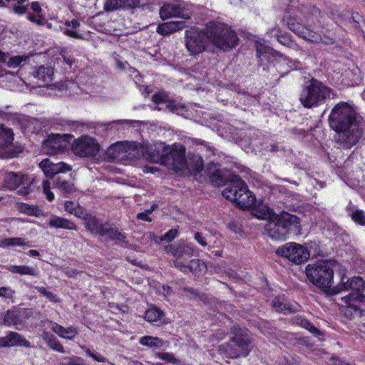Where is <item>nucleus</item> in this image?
Returning a JSON list of instances; mask_svg holds the SVG:
<instances>
[{
	"instance_id": "nucleus-1",
	"label": "nucleus",
	"mask_w": 365,
	"mask_h": 365,
	"mask_svg": "<svg viewBox=\"0 0 365 365\" xmlns=\"http://www.w3.org/2000/svg\"><path fill=\"white\" fill-rule=\"evenodd\" d=\"M330 128L336 134V143L341 148L349 149L355 145L364 133V122L361 117L345 102L337 103L329 116Z\"/></svg>"
},
{
	"instance_id": "nucleus-2",
	"label": "nucleus",
	"mask_w": 365,
	"mask_h": 365,
	"mask_svg": "<svg viewBox=\"0 0 365 365\" xmlns=\"http://www.w3.org/2000/svg\"><path fill=\"white\" fill-rule=\"evenodd\" d=\"M255 216L259 219L267 220L264 227L265 232L275 240H286L291 227H297L299 225V219L296 215L287 212L276 214L272 209L267 206L257 209Z\"/></svg>"
},
{
	"instance_id": "nucleus-3",
	"label": "nucleus",
	"mask_w": 365,
	"mask_h": 365,
	"mask_svg": "<svg viewBox=\"0 0 365 365\" xmlns=\"http://www.w3.org/2000/svg\"><path fill=\"white\" fill-rule=\"evenodd\" d=\"M146 158L175 170H182L187 165L185 148L180 144L165 145L163 143H158L148 150Z\"/></svg>"
},
{
	"instance_id": "nucleus-4",
	"label": "nucleus",
	"mask_w": 365,
	"mask_h": 365,
	"mask_svg": "<svg viewBox=\"0 0 365 365\" xmlns=\"http://www.w3.org/2000/svg\"><path fill=\"white\" fill-rule=\"evenodd\" d=\"M230 333L232 336L230 340L220 346V353L230 359L248 356L253 348L250 331L245 328L233 326Z\"/></svg>"
},
{
	"instance_id": "nucleus-5",
	"label": "nucleus",
	"mask_w": 365,
	"mask_h": 365,
	"mask_svg": "<svg viewBox=\"0 0 365 365\" xmlns=\"http://www.w3.org/2000/svg\"><path fill=\"white\" fill-rule=\"evenodd\" d=\"M206 34L210 45L225 51L238 44L237 34L227 24H206Z\"/></svg>"
},
{
	"instance_id": "nucleus-6",
	"label": "nucleus",
	"mask_w": 365,
	"mask_h": 365,
	"mask_svg": "<svg viewBox=\"0 0 365 365\" xmlns=\"http://www.w3.org/2000/svg\"><path fill=\"white\" fill-rule=\"evenodd\" d=\"M331 89L322 82L312 78L309 84L303 86L299 93V101L307 108H312L323 104L330 97Z\"/></svg>"
},
{
	"instance_id": "nucleus-7",
	"label": "nucleus",
	"mask_w": 365,
	"mask_h": 365,
	"mask_svg": "<svg viewBox=\"0 0 365 365\" xmlns=\"http://www.w3.org/2000/svg\"><path fill=\"white\" fill-rule=\"evenodd\" d=\"M306 275L310 282L322 289L332 285L334 271L330 264L327 262L308 264L306 267Z\"/></svg>"
},
{
	"instance_id": "nucleus-8",
	"label": "nucleus",
	"mask_w": 365,
	"mask_h": 365,
	"mask_svg": "<svg viewBox=\"0 0 365 365\" xmlns=\"http://www.w3.org/2000/svg\"><path fill=\"white\" fill-rule=\"evenodd\" d=\"M142 148L138 143L132 142L117 143L110 145L106 152L108 160L123 158H139L142 155Z\"/></svg>"
},
{
	"instance_id": "nucleus-9",
	"label": "nucleus",
	"mask_w": 365,
	"mask_h": 365,
	"mask_svg": "<svg viewBox=\"0 0 365 365\" xmlns=\"http://www.w3.org/2000/svg\"><path fill=\"white\" fill-rule=\"evenodd\" d=\"M210 45L206 34V27L200 29L192 26L185 34V46L188 51L194 55L202 53Z\"/></svg>"
},
{
	"instance_id": "nucleus-10",
	"label": "nucleus",
	"mask_w": 365,
	"mask_h": 365,
	"mask_svg": "<svg viewBox=\"0 0 365 365\" xmlns=\"http://www.w3.org/2000/svg\"><path fill=\"white\" fill-rule=\"evenodd\" d=\"M165 250L173 256L175 258L173 264L175 267L180 270L186 269V263L193 256L194 252L193 247L183 242L169 245L165 247Z\"/></svg>"
},
{
	"instance_id": "nucleus-11",
	"label": "nucleus",
	"mask_w": 365,
	"mask_h": 365,
	"mask_svg": "<svg viewBox=\"0 0 365 365\" xmlns=\"http://www.w3.org/2000/svg\"><path fill=\"white\" fill-rule=\"evenodd\" d=\"M276 253L297 264L304 262L309 257V252L302 245L295 242L286 243L278 247Z\"/></svg>"
},
{
	"instance_id": "nucleus-12",
	"label": "nucleus",
	"mask_w": 365,
	"mask_h": 365,
	"mask_svg": "<svg viewBox=\"0 0 365 365\" xmlns=\"http://www.w3.org/2000/svg\"><path fill=\"white\" fill-rule=\"evenodd\" d=\"M100 150L99 144L92 138L83 136L74 140L72 150L75 155L83 158H93Z\"/></svg>"
},
{
	"instance_id": "nucleus-13",
	"label": "nucleus",
	"mask_w": 365,
	"mask_h": 365,
	"mask_svg": "<svg viewBox=\"0 0 365 365\" xmlns=\"http://www.w3.org/2000/svg\"><path fill=\"white\" fill-rule=\"evenodd\" d=\"M4 187L9 190H15L20 185L22 187L18 190V194L21 195H27L29 194V188L26 186L30 182L27 175L21 173L10 172L6 173L4 176Z\"/></svg>"
},
{
	"instance_id": "nucleus-14",
	"label": "nucleus",
	"mask_w": 365,
	"mask_h": 365,
	"mask_svg": "<svg viewBox=\"0 0 365 365\" xmlns=\"http://www.w3.org/2000/svg\"><path fill=\"white\" fill-rule=\"evenodd\" d=\"M159 14L162 20L165 21L171 18L188 19L189 14L179 1L164 3L160 10Z\"/></svg>"
},
{
	"instance_id": "nucleus-15",
	"label": "nucleus",
	"mask_w": 365,
	"mask_h": 365,
	"mask_svg": "<svg viewBox=\"0 0 365 365\" xmlns=\"http://www.w3.org/2000/svg\"><path fill=\"white\" fill-rule=\"evenodd\" d=\"M341 289L351 291L344 297L346 302L350 303L363 295L362 292L365 289V282L361 277H354L346 282H343Z\"/></svg>"
},
{
	"instance_id": "nucleus-16",
	"label": "nucleus",
	"mask_w": 365,
	"mask_h": 365,
	"mask_svg": "<svg viewBox=\"0 0 365 365\" xmlns=\"http://www.w3.org/2000/svg\"><path fill=\"white\" fill-rule=\"evenodd\" d=\"M68 135H51L43 143V150L48 155H55L63 151L68 144Z\"/></svg>"
},
{
	"instance_id": "nucleus-17",
	"label": "nucleus",
	"mask_w": 365,
	"mask_h": 365,
	"mask_svg": "<svg viewBox=\"0 0 365 365\" xmlns=\"http://www.w3.org/2000/svg\"><path fill=\"white\" fill-rule=\"evenodd\" d=\"M39 168L47 178H53L56 175L71 171V165L63 162L53 163L48 158L43 160L39 163Z\"/></svg>"
},
{
	"instance_id": "nucleus-18",
	"label": "nucleus",
	"mask_w": 365,
	"mask_h": 365,
	"mask_svg": "<svg viewBox=\"0 0 365 365\" xmlns=\"http://www.w3.org/2000/svg\"><path fill=\"white\" fill-rule=\"evenodd\" d=\"M24 346L31 347V343L20 334L15 331H9L4 336L0 337V347Z\"/></svg>"
},
{
	"instance_id": "nucleus-19",
	"label": "nucleus",
	"mask_w": 365,
	"mask_h": 365,
	"mask_svg": "<svg viewBox=\"0 0 365 365\" xmlns=\"http://www.w3.org/2000/svg\"><path fill=\"white\" fill-rule=\"evenodd\" d=\"M245 185V182L237 175H234L227 185L226 188L222 191V195L227 200L235 202L237 196L240 194V190H242Z\"/></svg>"
},
{
	"instance_id": "nucleus-20",
	"label": "nucleus",
	"mask_w": 365,
	"mask_h": 365,
	"mask_svg": "<svg viewBox=\"0 0 365 365\" xmlns=\"http://www.w3.org/2000/svg\"><path fill=\"white\" fill-rule=\"evenodd\" d=\"M205 172L209 178L211 183L216 187L221 186L225 183L227 178L223 172L217 168L214 163L208 164Z\"/></svg>"
},
{
	"instance_id": "nucleus-21",
	"label": "nucleus",
	"mask_w": 365,
	"mask_h": 365,
	"mask_svg": "<svg viewBox=\"0 0 365 365\" xmlns=\"http://www.w3.org/2000/svg\"><path fill=\"white\" fill-rule=\"evenodd\" d=\"M108 222H103L96 216L90 215L86 217L85 227L92 234L104 236V230Z\"/></svg>"
},
{
	"instance_id": "nucleus-22",
	"label": "nucleus",
	"mask_w": 365,
	"mask_h": 365,
	"mask_svg": "<svg viewBox=\"0 0 365 365\" xmlns=\"http://www.w3.org/2000/svg\"><path fill=\"white\" fill-rule=\"evenodd\" d=\"M255 201V197L252 193L248 190L246 184L245 183L242 190H240V194L235 201L237 206L242 209L247 210L252 206Z\"/></svg>"
},
{
	"instance_id": "nucleus-23",
	"label": "nucleus",
	"mask_w": 365,
	"mask_h": 365,
	"mask_svg": "<svg viewBox=\"0 0 365 365\" xmlns=\"http://www.w3.org/2000/svg\"><path fill=\"white\" fill-rule=\"evenodd\" d=\"M14 133L11 129L0 125V155L9 149L13 143Z\"/></svg>"
},
{
	"instance_id": "nucleus-24",
	"label": "nucleus",
	"mask_w": 365,
	"mask_h": 365,
	"mask_svg": "<svg viewBox=\"0 0 365 365\" xmlns=\"http://www.w3.org/2000/svg\"><path fill=\"white\" fill-rule=\"evenodd\" d=\"M255 48L258 63L262 65L265 61L269 62L274 58V51L269 46H266L260 41L255 42Z\"/></svg>"
},
{
	"instance_id": "nucleus-25",
	"label": "nucleus",
	"mask_w": 365,
	"mask_h": 365,
	"mask_svg": "<svg viewBox=\"0 0 365 365\" xmlns=\"http://www.w3.org/2000/svg\"><path fill=\"white\" fill-rule=\"evenodd\" d=\"M33 75L40 82L48 85L53 81L54 75L53 68L52 67L40 66L36 68L35 71L33 72Z\"/></svg>"
},
{
	"instance_id": "nucleus-26",
	"label": "nucleus",
	"mask_w": 365,
	"mask_h": 365,
	"mask_svg": "<svg viewBox=\"0 0 365 365\" xmlns=\"http://www.w3.org/2000/svg\"><path fill=\"white\" fill-rule=\"evenodd\" d=\"M289 29L299 37L312 41L315 33L311 30L312 24H288Z\"/></svg>"
},
{
	"instance_id": "nucleus-27",
	"label": "nucleus",
	"mask_w": 365,
	"mask_h": 365,
	"mask_svg": "<svg viewBox=\"0 0 365 365\" xmlns=\"http://www.w3.org/2000/svg\"><path fill=\"white\" fill-rule=\"evenodd\" d=\"M152 101L155 104L165 103V108L173 113L178 112L180 108L184 109L183 106L175 104L174 101H170L168 96L165 93H155L152 96Z\"/></svg>"
},
{
	"instance_id": "nucleus-28",
	"label": "nucleus",
	"mask_w": 365,
	"mask_h": 365,
	"mask_svg": "<svg viewBox=\"0 0 365 365\" xmlns=\"http://www.w3.org/2000/svg\"><path fill=\"white\" fill-rule=\"evenodd\" d=\"M272 306L276 311L287 314L294 312L297 310V305H292L287 303L284 299L275 297L271 302Z\"/></svg>"
},
{
	"instance_id": "nucleus-29",
	"label": "nucleus",
	"mask_w": 365,
	"mask_h": 365,
	"mask_svg": "<svg viewBox=\"0 0 365 365\" xmlns=\"http://www.w3.org/2000/svg\"><path fill=\"white\" fill-rule=\"evenodd\" d=\"M48 225L55 228H63L73 230H77V226L73 222L58 216L51 217L48 220Z\"/></svg>"
},
{
	"instance_id": "nucleus-30",
	"label": "nucleus",
	"mask_w": 365,
	"mask_h": 365,
	"mask_svg": "<svg viewBox=\"0 0 365 365\" xmlns=\"http://www.w3.org/2000/svg\"><path fill=\"white\" fill-rule=\"evenodd\" d=\"M53 187L58 189L62 194H70L76 190L73 183L61 177H58L53 181Z\"/></svg>"
},
{
	"instance_id": "nucleus-31",
	"label": "nucleus",
	"mask_w": 365,
	"mask_h": 365,
	"mask_svg": "<svg viewBox=\"0 0 365 365\" xmlns=\"http://www.w3.org/2000/svg\"><path fill=\"white\" fill-rule=\"evenodd\" d=\"M206 269V265L204 262L200 259H191L189 262L186 263V269L180 270L182 272H191L195 274H200Z\"/></svg>"
},
{
	"instance_id": "nucleus-32",
	"label": "nucleus",
	"mask_w": 365,
	"mask_h": 365,
	"mask_svg": "<svg viewBox=\"0 0 365 365\" xmlns=\"http://www.w3.org/2000/svg\"><path fill=\"white\" fill-rule=\"evenodd\" d=\"M7 269L11 273H17L23 275H31L36 277L39 274V272L36 268L27 265H10Z\"/></svg>"
},
{
	"instance_id": "nucleus-33",
	"label": "nucleus",
	"mask_w": 365,
	"mask_h": 365,
	"mask_svg": "<svg viewBox=\"0 0 365 365\" xmlns=\"http://www.w3.org/2000/svg\"><path fill=\"white\" fill-rule=\"evenodd\" d=\"M293 322L295 324L307 329L314 336H319L322 334L321 331L318 328H317L310 322L302 316H296L293 319Z\"/></svg>"
},
{
	"instance_id": "nucleus-34",
	"label": "nucleus",
	"mask_w": 365,
	"mask_h": 365,
	"mask_svg": "<svg viewBox=\"0 0 365 365\" xmlns=\"http://www.w3.org/2000/svg\"><path fill=\"white\" fill-rule=\"evenodd\" d=\"M188 169L190 172H192L195 175L200 173L203 171V163L201 157L198 155H194L192 158L187 161V165L185 169Z\"/></svg>"
},
{
	"instance_id": "nucleus-35",
	"label": "nucleus",
	"mask_w": 365,
	"mask_h": 365,
	"mask_svg": "<svg viewBox=\"0 0 365 365\" xmlns=\"http://www.w3.org/2000/svg\"><path fill=\"white\" fill-rule=\"evenodd\" d=\"M104 235H108L111 240L124 242L125 240V234L119 232L116 228L112 227L108 222L104 230Z\"/></svg>"
},
{
	"instance_id": "nucleus-36",
	"label": "nucleus",
	"mask_w": 365,
	"mask_h": 365,
	"mask_svg": "<svg viewBox=\"0 0 365 365\" xmlns=\"http://www.w3.org/2000/svg\"><path fill=\"white\" fill-rule=\"evenodd\" d=\"M182 29L183 26L180 24H158L157 32L163 36H167Z\"/></svg>"
},
{
	"instance_id": "nucleus-37",
	"label": "nucleus",
	"mask_w": 365,
	"mask_h": 365,
	"mask_svg": "<svg viewBox=\"0 0 365 365\" xmlns=\"http://www.w3.org/2000/svg\"><path fill=\"white\" fill-rule=\"evenodd\" d=\"M163 312L158 308L154 307L145 312V319L150 322H157L161 319Z\"/></svg>"
},
{
	"instance_id": "nucleus-38",
	"label": "nucleus",
	"mask_w": 365,
	"mask_h": 365,
	"mask_svg": "<svg viewBox=\"0 0 365 365\" xmlns=\"http://www.w3.org/2000/svg\"><path fill=\"white\" fill-rule=\"evenodd\" d=\"M43 340L47 343L48 346L51 349H52L55 351H57L58 352H61V353L65 352L63 346L61 345L60 341L58 340V339L55 336H53V335L49 336L48 334H46L43 336Z\"/></svg>"
},
{
	"instance_id": "nucleus-39",
	"label": "nucleus",
	"mask_w": 365,
	"mask_h": 365,
	"mask_svg": "<svg viewBox=\"0 0 365 365\" xmlns=\"http://www.w3.org/2000/svg\"><path fill=\"white\" fill-rule=\"evenodd\" d=\"M68 26H71L70 29H66L64 30V34L70 37L76 38H81L83 39L86 37V34L90 33V31H88L84 33H80V30L78 29L80 24H68Z\"/></svg>"
},
{
	"instance_id": "nucleus-40",
	"label": "nucleus",
	"mask_w": 365,
	"mask_h": 365,
	"mask_svg": "<svg viewBox=\"0 0 365 365\" xmlns=\"http://www.w3.org/2000/svg\"><path fill=\"white\" fill-rule=\"evenodd\" d=\"M27 58V56H9L8 55L6 61L7 66L9 68H15L21 65V63L26 61Z\"/></svg>"
},
{
	"instance_id": "nucleus-41",
	"label": "nucleus",
	"mask_w": 365,
	"mask_h": 365,
	"mask_svg": "<svg viewBox=\"0 0 365 365\" xmlns=\"http://www.w3.org/2000/svg\"><path fill=\"white\" fill-rule=\"evenodd\" d=\"M3 243L6 246L28 245V242L26 239L21 237L6 238L3 241Z\"/></svg>"
},
{
	"instance_id": "nucleus-42",
	"label": "nucleus",
	"mask_w": 365,
	"mask_h": 365,
	"mask_svg": "<svg viewBox=\"0 0 365 365\" xmlns=\"http://www.w3.org/2000/svg\"><path fill=\"white\" fill-rule=\"evenodd\" d=\"M35 289L40 294H43L45 297H46V299H48L50 302H58V299L56 297V295L53 294L51 292H49L48 290H47L46 288H45L43 287H36Z\"/></svg>"
},
{
	"instance_id": "nucleus-43",
	"label": "nucleus",
	"mask_w": 365,
	"mask_h": 365,
	"mask_svg": "<svg viewBox=\"0 0 365 365\" xmlns=\"http://www.w3.org/2000/svg\"><path fill=\"white\" fill-rule=\"evenodd\" d=\"M19 320V316L16 312L11 310L7 311L4 317V322L6 324H16Z\"/></svg>"
},
{
	"instance_id": "nucleus-44",
	"label": "nucleus",
	"mask_w": 365,
	"mask_h": 365,
	"mask_svg": "<svg viewBox=\"0 0 365 365\" xmlns=\"http://www.w3.org/2000/svg\"><path fill=\"white\" fill-rule=\"evenodd\" d=\"M15 294V290L12 289L10 287H0V297L13 301Z\"/></svg>"
},
{
	"instance_id": "nucleus-45",
	"label": "nucleus",
	"mask_w": 365,
	"mask_h": 365,
	"mask_svg": "<svg viewBox=\"0 0 365 365\" xmlns=\"http://www.w3.org/2000/svg\"><path fill=\"white\" fill-rule=\"evenodd\" d=\"M351 219L360 225H365V213L362 210H356L353 212Z\"/></svg>"
},
{
	"instance_id": "nucleus-46",
	"label": "nucleus",
	"mask_w": 365,
	"mask_h": 365,
	"mask_svg": "<svg viewBox=\"0 0 365 365\" xmlns=\"http://www.w3.org/2000/svg\"><path fill=\"white\" fill-rule=\"evenodd\" d=\"M42 189H43V192L45 194L47 200L49 201H52L54 199V195L51 191L50 182L46 180H43Z\"/></svg>"
},
{
	"instance_id": "nucleus-47",
	"label": "nucleus",
	"mask_w": 365,
	"mask_h": 365,
	"mask_svg": "<svg viewBox=\"0 0 365 365\" xmlns=\"http://www.w3.org/2000/svg\"><path fill=\"white\" fill-rule=\"evenodd\" d=\"M121 7V0H106L104 9L106 11H113Z\"/></svg>"
},
{
	"instance_id": "nucleus-48",
	"label": "nucleus",
	"mask_w": 365,
	"mask_h": 365,
	"mask_svg": "<svg viewBox=\"0 0 365 365\" xmlns=\"http://www.w3.org/2000/svg\"><path fill=\"white\" fill-rule=\"evenodd\" d=\"M157 341H158V338L150 336H143L140 339V343L142 345L148 346L150 347L157 346Z\"/></svg>"
},
{
	"instance_id": "nucleus-49",
	"label": "nucleus",
	"mask_w": 365,
	"mask_h": 365,
	"mask_svg": "<svg viewBox=\"0 0 365 365\" xmlns=\"http://www.w3.org/2000/svg\"><path fill=\"white\" fill-rule=\"evenodd\" d=\"M63 62L68 64L70 67L75 61V58L71 54V52L66 49H62L60 53Z\"/></svg>"
},
{
	"instance_id": "nucleus-50",
	"label": "nucleus",
	"mask_w": 365,
	"mask_h": 365,
	"mask_svg": "<svg viewBox=\"0 0 365 365\" xmlns=\"http://www.w3.org/2000/svg\"><path fill=\"white\" fill-rule=\"evenodd\" d=\"M178 233V231L177 229H171L168 232H167L165 235L161 236L160 240L171 242L177 237Z\"/></svg>"
},
{
	"instance_id": "nucleus-51",
	"label": "nucleus",
	"mask_w": 365,
	"mask_h": 365,
	"mask_svg": "<svg viewBox=\"0 0 365 365\" xmlns=\"http://www.w3.org/2000/svg\"><path fill=\"white\" fill-rule=\"evenodd\" d=\"M158 358L171 364H177L178 361L170 353L162 352L158 354Z\"/></svg>"
},
{
	"instance_id": "nucleus-52",
	"label": "nucleus",
	"mask_w": 365,
	"mask_h": 365,
	"mask_svg": "<svg viewBox=\"0 0 365 365\" xmlns=\"http://www.w3.org/2000/svg\"><path fill=\"white\" fill-rule=\"evenodd\" d=\"M140 5V0H121V7L123 9H133Z\"/></svg>"
},
{
	"instance_id": "nucleus-53",
	"label": "nucleus",
	"mask_w": 365,
	"mask_h": 365,
	"mask_svg": "<svg viewBox=\"0 0 365 365\" xmlns=\"http://www.w3.org/2000/svg\"><path fill=\"white\" fill-rule=\"evenodd\" d=\"M52 330L56 334H57L59 336H61L62 338L72 339V336H66V335L63 334L65 328L61 325L54 323V324L53 325V327H52Z\"/></svg>"
},
{
	"instance_id": "nucleus-54",
	"label": "nucleus",
	"mask_w": 365,
	"mask_h": 365,
	"mask_svg": "<svg viewBox=\"0 0 365 365\" xmlns=\"http://www.w3.org/2000/svg\"><path fill=\"white\" fill-rule=\"evenodd\" d=\"M22 209L24 212L29 215H38V209L35 206H31L27 204H24L22 205Z\"/></svg>"
},
{
	"instance_id": "nucleus-55",
	"label": "nucleus",
	"mask_w": 365,
	"mask_h": 365,
	"mask_svg": "<svg viewBox=\"0 0 365 365\" xmlns=\"http://www.w3.org/2000/svg\"><path fill=\"white\" fill-rule=\"evenodd\" d=\"M73 215L78 218H81L83 221H86V217L90 216L91 214L86 212L81 207H78L73 212Z\"/></svg>"
},
{
	"instance_id": "nucleus-56",
	"label": "nucleus",
	"mask_w": 365,
	"mask_h": 365,
	"mask_svg": "<svg viewBox=\"0 0 365 365\" xmlns=\"http://www.w3.org/2000/svg\"><path fill=\"white\" fill-rule=\"evenodd\" d=\"M195 240L202 246H207V242L202 233L197 232L194 235Z\"/></svg>"
},
{
	"instance_id": "nucleus-57",
	"label": "nucleus",
	"mask_w": 365,
	"mask_h": 365,
	"mask_svg": "<svg viewBox=\"0 0 365 365\" xmlns=\"http://www.w3.org/2000/svg\"><path fill=\"white\" fill-rule=\"evenodd\" d=\"M150 211L145 210L144 212H140L137 215V219L144 220L146 222H151L152 219L149 217Z\"/></svg>"
},
{
	"instance_id": "nucleus-58",
	"label": "nucleus",
	"mask_w": 365,
	"mask_h": 365,
	"mask_svg": "<svg viewBox=\"0 0 365 365\" xmlns=\"http://www.w3.org/2000/svg\"><path fill=\"white\" fill-rule=\"evenodd\" d=\"M294 9H292L287 10L283 16L282 21L284 22L287 21V23H289V21H296V19L292 16V14L294 13Z\"/></svg>"
},
{
	"instance_id": "nucleus-59",
	"label": "nucleus",
	"mask_w": 365,
	"mask_h": 365,
	"mask_svg": "<svg viewBox=\"0 0 365 365\" xmlns=\"http://www.w3.org/2000/svg\"><path fill=\"white\" fill-rule=\"evenodd\" d=\"M76 209V207L74 204L73 202L72 201H67L66 203H65V210L70 212L71 214H73V212H74V210Z\"/></svg>"
},
{
	"instance_id": "nucleus-60",
	"label": "nucleus",
	"mask_w": 365,
	"mask_h": 365,
	"mask_svg": "<svg viewBox=\"0 0 365 365\" xmlns=\"http://www.w3.org/2000/svg\"><path fill=\"white\" fill-rule=\"evenodd\" d=\"M77 330L73 327H70L68 328H65V331H63V334L69 336H72V338L77 334Z\"/></svg>"
},
{
	"instance_id": "nucleus-61",
	"label": "nucleus",
	"mask_w": 365,
	"mask_h": 365,
	"mask_svg": "<svg viewBox=\"0 0 365 365\" xmlns=\"http://www.w3.org/2000/svg\"><path fill=\"white\" fill-rule=\"evenodd\" d=\"M27 7L25 6H14V11L16 14H24L26 12Z\"/></svg>"
},
{
	"instance_id": "nucleus-62",
	"label": "nucleus",
	"mask_w": 365,
	"mask_h": 365,
	"mask_svg": "<svg viewBox=\"0 0 365 365\" xmlns=\"http://www.w3.org/2000/svg\"><path fill=\"white\" fill-rule=\"evenodd\" d=\"M143 171L145 173H155V172L159 171L158 168L155 166H145L143 168Z\"/></svg>"
},
{
	"instance_id": "nucleus-63",
	"label": "nucleus",
	"mask_w": 365,
	"mask_h": 365,
	"mask_svg": "<svg viewBox=\"0 0 365 365\" xmlns=\"http://www.w3.org/2000/svg\"><path fill=\"white\" fill-rule=\"evenodd\" d=\"M31 6L32 10L36 14H38L41 11V8L37 1L32 2Z\"/></svg>"
},
{
	"instance_id": "nucleus-64",
	"label": "nucleus",
	"mask_w": 365,
	"mask_h": 365,
	"mask_svg": "<svg viewBox=\"0 0 365 365\" xmlns=\"http://www.w3.org/2000/svg\"><path fill=\"white\" fill-rule=\"evenodd\" d=\"M355 301H359L360 302V304H361L360 306H361V309H364V310L365 312V295L363 294L362 296H361L359 298H358Z\"/></svg>"
}]
</instances>
